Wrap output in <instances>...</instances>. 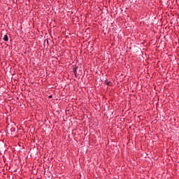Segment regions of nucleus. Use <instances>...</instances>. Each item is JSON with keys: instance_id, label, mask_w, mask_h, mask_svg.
<instances>
[{"instance_id": "obj_3", "label": "nucleus", "mask_w": 179, "mask_h": 179, "mask_svg": "<svg viewBox=\"0 0 179 179\" xmlns=\"http://www.w3.org/2000/svg\"><path fill=\"white\" fill-rule=\"evenodd\" d=\"M49 99H52V95H50Z\"/></svg>"}, {"instance_id": "obj_1", "label": "nucleus", "mask_w": 179, "mask_h": 179, "mask_svg": "<svg viewBox=\"0 0 179 179\" xmlns=\"http://www.w3.org/2000/svg\"><path fill=\"white\" fill-rule=\"evenodd\" d=\"M77 69H78V67L73 68V73H74L76 78H78V76L76 75V73H78V71H76Z\"/></svg>"}, {"instance_id": "obj_4", "label": "nucleus", "mask_w": 179, "mask_h": 179, "mask_svg": "<svg viewBox=\"0 0 179 179\" xmlns=\"http://www.w3.org/2000/svg\"><path fill=\"white\" fill-rule=\"evenodd\" d=\"M110 84V83L109 82H108L107 83H106V85H109Z\"/></svg>"}, {"instance_id": "obj_2", "label": "nucleus", "mask_w": 179, "mask_h": 179, "mask_svg": "<svg viewBox=\"0 0 179 179\" xmlns=\"http://www.w3.org/2000/svg\"><path fill=\"white\" fill-rule=\"evenodd\" d=\"M3 40L4 41H9V38L8 37V35H4Z\"/></svg>"}]
</instances>
